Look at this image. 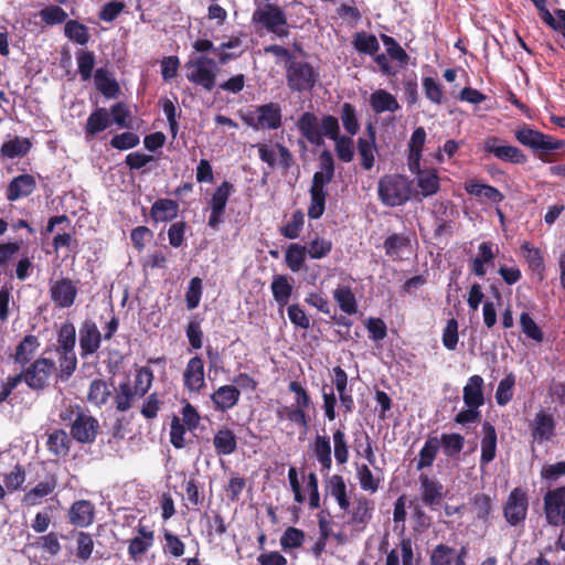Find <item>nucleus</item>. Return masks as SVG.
I'll list each match as a JSON object with an SVG mask.
<instances>
[{"label":"nucleus","instance_id":"f257e3e1","mask_svg":"<svg viewBox=\"0 0 565 565\" xmlns=\"http://www.w3.org/2000/svg\"><path fill=\"white\" fill-rule=\"evenodd\" d=\"M288 391L294 394V403L290 405L279 404L275 409L278 423H287V427L297 426L302 433L310 427V409L315 411L312 397L307 387L297 380L290 381Z\"/></svg>","mask_w":565,"mask_h":565},{"label":"nucleus","instance_id":"f03ea898","mask_svg":"<svg viewBox=\"0 0 565 565\" xmlns=\"http://www.w3.org/2000/svg\"><path fill=\"white\" fill-rule=\"evenodd\" d=\"M296 127L301 137L316 147L324 145V137L334 141L341 136L339 120L333 115H324L319 121L315 113L305 111L297 119Z\"/></svg>","mask_w":565,"mask_h":565},{"label":"nucleus","instance_id":"7ed1b4c3","mask_svg":"<svg viewBox=\"0 0 565 565\" xmlns=\"http://www.w3.org/2000/svg\"><path fill=\"white\" fill-rule=\"evenodd\" d=\"M377 194L385 206L404 205L411 199V181L402 174H385L379 180Z\"/></svg>","mask_w":565,"mask_h":565},{"label":"nucleus","instance_id":"20e7f679","mask_svg":"<svg viewBox=\"0 0 565 565\" xmlns=\"http://www.w3.org/2000/svg\"><path fill=\"white\" fill-rule=\"evenodd\" d=\"M186 79L205 92H212L216 86L217 63L206 55L190 57L184 64Z\"/></svg>","mask_w":565,"mask_h":565},{"label":"nucleus","instance_id":"39448f33","mask_svg":"<svg viewBox=\"0 0 565 565\" xmlns=\"http://www.w3.org/2000/svg\"><path fill=\"white\" fill-rule=\"evenodd\" d=\"M319 78V72L306 61L295 58L286 68L287 85L291 92H311Z\"/></svg>","mask_w":565,"mask_h":565},{"label":"nucleus","instance_id":"423d86ee","mask_svg":"<svg viewBox=\"0 0 565 565\" xmlns=\"http://www.w3.org/2000/svg\"><path fill=\"white\" fill-rule=\"evenodd\" d=\"M243 121L255 130H276L282 124L281 107L274 102L256 106L254 111L243 116Z\"/></svg>","mask_w":565,"mask_h":565},{"label":"nucleus","instance_id":"0eeeda50","mask_svg":"<svg viewBox=\"0 0 565 565\" xmlns=\"http://www.w3.org/2000/svg\"><path fill=\"white\" fill-rule=\"evenodd\" d=\"M43 475L36 473V483L26 490L21 499L23 507L31 508L43 503L44 499L52 495L58 487V476L55 471H46L42 465Z\"/></svg>","mask_w":565,"mask_h":565},{"label":"nucleus","instance_id":"6e6552de","mask_svg":"<svg viewBox=\"0 0 565 565\" xmlns=\"http://www.w3.org/2000/svg\"><path fill=\"white\" fill-rule=\"evenodd\" d=\"M252 20L279 38H286L289 34L286 13L277 4L268 3L264 8L256 9Z\"/></svg>","mask_w":565,"mask_h":565},{"label":"nucleus","instance_id":"1a4fd4ad","mask_svg":"<svg viewBox=\"0 0 565 565\" xmlns=\"http://www.w3.org/2000/svg\"><path fill=\"white\" fill-rule=\"evenodd\" d=\"M529 495L526 490L516 487L511 490L503 505V516L511 526L523 523L527 516Z\"/></svg>","mask_w":565,"mask_h":565},{"label":"nucleus","instance_id":"9d476101","mask_svg":"<svg viewBox=\"0 0 565 565\" xmlns=\"http://www.w3.org/2000/svg\"><path fill=\"white\" fill-rule=\"evenodd\" d=\"M543 510L547 524L559 526L565 523V486L547 490L543 497Z\"/></svg>","mask_w":565,"mask_h":565},{"label":"nucleus","instance_id":"9b49d317","mask_svg":"<svg viewBox=\"0 0 565 565\" xmlns=\"http://www.w3.org/2000/svg\"><path fill=\"white\" fill-rule=\"evenodd\" d=\"M515 139L521 145L530 147L533 150L552 151L558 150L565 146L564 140L554 139L552 136L545 135L530 127L516 130Z\"/></svg>","mask_w":565,"mask_h":565},{"label":"nucleus","instance_id":"f8f14e48","mask_svg":"<svg viewBox=\"0 0 565 565\" xmlns=\"http://www.w3.org/2000/svg\"><path fill=\"white\" fill-rule=\"evenodd\" d=\"M55 370V362L49 358H39L23 370L25 384L34 391L47 386L49 379Z\"/></svg>","mask_w":565,"mask_h":565},{"label":"nucleus","instance_id":"ddd939ff","mask_svg":"<svg viewBox=\"0 0 565 565\" xmlns=\"http://www.w3.org/2000/svg\"><path fill=\"white\" fill-rule=\"evenodd\" d=\"M483 149L498 160L513 164H523L527 157L515 146L507 145L497 136L488 137L483 142Z\"/></svg>","mask_w":565,"mask_h":565},{"label":"nucleus","instance_id":"4468645a","mask_svg":"<svg viewBox=\"0 0 565 565\" xmlns=\"http://www.w3.org/2000/svg\"><path fill=\"white\" fill-rule=\"evenodd\" d=\"M235 191L234 184L230 181H223L213 192L211 200L209 201V206L211 210L207 225L216 230L220 224L223 222V216L225 213L226 204L228 202L230 196Z\"/></svg>","mask_w":565,"mask_h":565},{"label":"nucleus","instance_id":"2eb2a0df","mask_svg":"<svg viewBox=\"0 0 565 565\" xmlns=\"http://www.w3.org/2000/svg\"><path fill=\"white\" fill-rule=\"evenodd\" d=\"M99 433L98 420L87 412L78 414L70 427L71 437L79 444H93Z\"/></svg>","mask_w":565,"mask_h":565},{"label":"nucleus","instance_id":"dca6fc26","mask_svg":"<svg viewBox=\"0 0 565 565\" xmlns=\"http://www.w3.org/2000/svg\"><path fill=\"white\" fill-rule=\"evenodd\" d=\"M78 335L82 359H86L99 350L103 335L94 320L85 319L81 323Z\"/></svg>","mask_w":565,"mask_h":565},{"label":"nucleus","instance_id":"f3484780","mask_svg":"<svg viewBox=\"0 0 565 565\" xmlns=\"http://www.w3.org/2000/svg\"><path fill=\"white\" fill-rule=\"evenodd\" d=\"M529 427L533 439L542 444L552 440L555 436L556 420L552 413L546 409H540L530 422Z\"/></svg>","mask_w":565,"mask_h":565},{"label":"nucleus","instance_id":"a211bd4d","mask_svg":"<svg viewBox=\"0 0 565 565\" xmlns=\"http://www.w3.org/2000/svg\"><path fill=\"white\" fill-rule=\"evenodd\" d=\"M374 503L364 495L356 497L349 511L348 525L356 532H363L372 520Z\"/></svg>","mask_w":565,"mask_h":565},{"label":"nucleus","instance_id":"6ab92c4d","mask_svg":"<svg viewBox=\"0 0 565 565\" xmlns=\"http://www.w3.org/2000/svg\"><path fill=\"white\" fill-rule=\"evenodd\" d=\"M77 287L71 278L63 277L50 285V298L55 307L65 309L74 305L77 297Z\"/></svg>","mask_w":565,"mask_h":565},{"label":"nucleus","instance_id":"aec40b11","mask_svg":"<svg viewBox=\"0 0 565 565\" xmlns=\"http://www.w3.org/2000/svg\"><path fill=\"white\" fill-rule=\"evenodd\" d=\"M408 170L416 177L415 182L418 189L417 195L428 198L439 192L440 179L436 168H422L420 163H418L417 169L408 168Z\"/></svg>","mask_w":565,"mask_h":565},{"label":"nucleus","instance_id":"412c9836","mask_svg":"<svg viewBox=\"0 0 565 565\" xmlns=\"http://www.w3.org/2000/svg\"><path fill=\"white\" fill-rule=\"evenodd\" d=\"M418 480L422 502L430 509H435L440 505L445 498L443 483L424 473L419 476Z\"/></svg>","mask_w":565,"mask_h":565},{"label":"nucleus","instance_id":"4be33fe9","mask_svg":"<svg viewBox=\"0 0 565 565\" xmlns=\"http://www.w3.org/2000/svg\"><path fill=\"white\" fill-rule=\"evenodd\" d=\"M184 387L194 393H199L205 385L204 361L200 355L191 358L183 372Z\"/></svg>","mask_w":565,"mask_h":565},{"label":"nucleus","instance_id":"5701e85b","mask_svg":"<svg viewBox=\"0 0 565 565\" xmlns=\"http://www.w3.org/2000/svg\"><path fill=\"white\" fill-rule=\"evenodd\" d=\"M95 505L89 500H77L71 504L67 520L76 527H88L95 520Z\"/></svg>","mask_w":565,"mask_h":565},{"label":"nucleus","instance_id":"b1692460","mask_svg":"<svg viewBox=\"0 0 565 565\" xmlns=\"http://www.w3.org/2000/svg\"><path fill=\"white\" fill-rule=\"evenodd\" d=\"M241 398V391L237 386L225 384L211 394V401L215 411L225 413L234 408Z\"/></svg>","mask_w":565,"mask_h":565},{"label":"nucleus","instance_id":"393cba45","mask_svg":"<svg viewBox=\"0 0 565 565\" xmlns=\"http://www.w3.org/2000/svg\"><path fill=\"white\" fill-rule=\"evenodd\" d=\"M497 430L495 427L488 420L482 424V438H481V455H480V469L486 467L494 460L497 456Z\"/></svg>","mask_w":565,"mask_h":565},{"label":"nucleus","instance_id":"a878e982","mask_svg":"<svg viewBox=\"0 0 565 565\" xmlns=\"http://www.w3.org/2000/svg\"><path fill=\"white\" fill-rule=\"evenodd\" d=\"M36 188V181L33 175L24 173L14 177L8 184L6 198L10 202H14L21 198L29 196Z\"/></svg>","mask_w":565,"mask_h":565},{"label":"nucleus","instance_id":"bb28decb","mask_svg":"<svg viewBox=\"0 0 565 565\" xmlns=\"http://www.w3.org/2000/svg\"><path fill=\"white\" fill-rule=\"evenodd\" d=\"M213 447L217 456H230L237 450L238 438L233 429L222 426L213 436Z\"/></svg>","mask_w":565,"mask_h":565},{"label":"nucleus","instance_id":"cd10ccee","mask_svg":"<svg viewBox=\"0 0 565 565\" xmlns=\"http://www.w3.org/2000/svg\"><path fill=\"white\" fill-rule=\"evenodd\" d=\"M324 488L326 492L337 501L341 510L349 511L350 498L348 495V488L343 476H327L324 479Z\"/></svg>","mask_w":565,"mask_h":565},{"label":"nucleus","instance_id":"c85d7f7f","mask_svg":"<svg viewBox=\"0 0 565 565\" xmlns=\"http://www.w3.org/2000/svg\"><path fill=\"white\" fill-rule=\"evenodd\" d=\"M179 213V203L172 199H158L150 207V218L154 223H168L173 221Z\"/></svg>","mask_w":565,"mask_h":565},{"label":"nucleus","instance_id":"c756f323","mask_svg":"<svg viewBox=\"0 0 565 565\" xmlns=\"http://www.w3.org/2000/svg\"><path fill=\"white\" fill-rule=\"evenodd\" d=\"M484 381L480 375H472L468 379L462 388V399L466 406L481 407L484 405L483 393Z\"/></svg>","mask_w":565,"mask_h":565},{"label":"nucleus","instance_id":"7c9ffc66","mask_svg":"<svg viewBox=\"0 0 565 565\" xmlns=\"http://www.w3.org/2000/svg\"><path fill=\"white\" fill-rule=\"evenodd\" d=\"M398 548H392L386 554L385 565H415L413 541L411 537H402Z\"/></svg>","mask_w":565,"mask_h":565},{"label":"nucleus","instance_id":"2f4dec72","mask_svg":"<svg viewBox=\"0 0 565 565\" xmlns=\"http://www.w3.org/2000/svg\"><path fill=\"white\" fill-rule=\"evenodd\" d=\"M497 253L493 250V243L482 242L478 247L477 256L470 262V270L478 277L487 274L486 265H493Z\"/></svg>","mask_w":565,"mask_h":565},{"label":"nucleus","instance_id":"473e14b6","mask_svg":"<svg viewBox=\"0 0 565 565\" xmlns=\"http://www.w3.org/2000/svg\"><path fill=\"white\" fill-rule=\"evenodd\" d=\"M96 89L106 98H115L120 93V87L113 74L105 67H99L94 73Z\"/></svg>","mask_w":565,"mask_h":565},{"label":"nucleus","instance_id":"72a5a7b5","mask_svg":"<svg viewBox=\"0 0 565 565\" xmlns=\"http://www.w3.org/2000/svg\"><path fill=\"white\" fill-rule=\"evenodd\" d=\"M465 190L468 194L476 196L480 202L500 203L504 200V195L500 190L490 185L483 184L476 180L466 183Z\"/></svg>","mask_w":565,"mask_h":565},{"label":"nucleus","instance_id":"f704fd0d","mask_svg":"<svg viewBox=\"0 0 565 565\" xmlns=\"http://www.w3.org/2000/svg\"><path fill=\"white\" fill-rule=\"evenodd\" d=\"M367 130L369 138L358 139V153L361 158V167L364 170L370 171L374 167L375 162L376 143L375 131L371 125Z\"/></svg>","mask_w":565,"mask_h":565},{"label":"nucleus","instance_id":"c9c22d12","mask_svg":"<svg viewBox=\"0 0 565 565\" xmlns=\"http://www.w3.org/2000/svg\"><path fill=\"white\" fill-rule=\"evenodd\" d=\"M426 131L424 127H417L409 139L408 142V154H407V167L417 169L418 163H420L423 149L426 142Z\"/></svg>","mask_w":565,"mask_h":565},{"label":"nucleus","instance_id":"e433bc0d","mask_svg":"<svg viewBox=\"0 0 565 565\" xmlns=\"http://www.w3.org/2000/svg\"><path fill=\"white\" fill-rule=\"evenodd\" d=\"M111 125L109 111L104 107H98L87 118L85 125V135L87 139L106 130Z\"/></svg>","mask_w":565,"mask_h":565},{"label":"nucleus","instance_id":"4c0bfd02","mask_svg":"<svg viewBox=\"0 0 565 565\" xmlns=\"http://www.w3.org/2000/svg\"><path fill=\"white\" fill-rule=\"evenodd\" d=\"M72 440L64 429H54L47 435V450L58 458L67 457L71 451Z\"/></svg>","mask_w":565,"mask_h":565},{"label":"nucleus","instance_id":"58836bf2","mask_svg":"<svg viewBox=\"0 0 565 565\" xmlns=\"http://www.w3.org/2000/svg\"><path fill=\"white\" fill-rule=\"evenodd\" d=\"M370 106L376 114L385 111L395 113L401 106L394 95L385 89H376L370 96Z\"/></svg>","mask_w":565,"mask_h":565},{"label":"nucleus","instance_id":"ea45409f","mask_svg":"<svg viewBox=\"0 0 565 565\" xmlns=\"http://www.w3.org/2000/svg\"><path fill=\"white\" fill-rule=\"evenodd\" d=\"M40 348L39 338L34 334L25 335L17 345L13 360L17 364L25 366Z\"/></svg>","mask_w":565,"mask_h":565},{"label":"nucleus","instance_id":"a19ab883","mask_svg":"<svg viewBox=\"0 0 565 565\" xmlns=\"http://www.w3.org/2000/svg\"><path fill=\"white\" fill-rule=\"evenodd\" d=\"M286 275H275L270 285L273 297L279 308H284L292 295L294 287Z\"/></svg>","mask_w":565,"mask_h":565},{"label":"nucleus","instance_id":"79ce46f5","mask_svg":"<svg viewBox=\"0 0 565 565\" xmlns=\"http://www.w3.org/2000/svg\"><path fill=\"white\" fill-rule=\"evenodd\" d=\"M32 147L28 138H20L15 136L13 139L2 143L0 154L7 159L22 158L28 154Z\"/></svg>","mask_w":565,"mask_h":565},{"label":"nucleus","instance_id":"37998d69","mask_svg":"<svg viewBox=\"0 0 565 565\" xmlns=\"http://www.w3.org/2000/svg\"><path fill=\"white\" fill-rule=\"evenodd\" d=\"M313 454L321 465V470H330L332 466L331 444L327 435H317L313 440Z\"/></svg>","mask_w":565,"mask_h":565},{"label":"nucleus","instance_id":"c03bdc74","mask_svg":"<svg viewBox=\"0 0 565 565\" xmlns=\"http://www.w3.org/2000/svg\"><path fill=\"white\" fill-rule=\"evenodd\" d=\"M439 450V439L436 436H429L418 454L416 469L423 470L433 466Z\"/></svg>","mask_w":565,"mask_h":565},{"label":"nucleus","instance_id":"a18cd8bd","mask_svg":"<svg viewBox=\"0 0 565 565\" xmlns=\"http://www.w3.org/2000/svg\"><path fill=\"white\" fill-rule=\"evenodd\" d=\"M333 299L344 313L352 316L358 312V301L351 287L339 286L333 291Z\"/></svg>","mask_w":565,"mask_h":565},{"label":"nucleus","instance_id":"49530a36","mask_svg":"<svg viewBox=\"0 0 565 565\" xmlns=\"http://www.w3.org/2000/svg\"><path fill=\"white\" fill-rule=\"evenodd\" d=\"M439 439V448L448 458H456L465 446V437L458 433H444Z\"/></svg>","mask_w":565,"mask_h":565},{"label":"nucleus","instance_id":"de8ad7c7","mask_svg":"<svg viewBox=\"0 0 565 565\" xmlns=\"http://www.w3.org/2000/svg\"><path fill=\"white\" fill-rule=\"evenodd\" d=\"M307 247L298 243H291L285 253V263L292 273L300 271L306 262Z\"/></svg>","mask_w":565,"mask_h":565},{"label":"nucleus","instance_id":"09e8293b","mask_svg":"<svg viewBox=\"0 0 565 565\" xmlns=\"http://www.w3.org/2000/svg\"><path fill=\"white\" fill-rule=\"evenodd\" d=\"M111 392L108 384L102 379H95L90 382L87 392V402L95 406H103L107 404Z\"/></svg>","mask_w":565,"mask_h":565},{"label":"nucleus","instance_id":"8fccbe9b","mask_svg":"<svg viewBox=\"0 0 565 565\" xmlns=\"http://www.w3.org/2000/svg\"><path fill=\"white\" fill-rule=\"evenodd\" d=\"M64 34L68 40L79 45H86L90 40L88 26L77 20L65 22Z\"/></svg>","mask_w":565,"mask_h":565},{"label":"nucleus","instance_id":"3c124183","mask_svg":"<svg viewBox=\"0 0 565 565\" xmlns=\"http://www.w3.org/2000/svg\"><path fill=\"white\" fill-rule=\"evenodd\" d=\"M76 344V329L73 322L65 321L57 331L56 351H72Z\"/></svg>","mask_w":565,"mask_h":565},{"label":"nucleus","instance_id":"603ef678","mask_svg":"<svg viewBox=\"0 0 565 565\" xmlns=\"http://www.w3.org/2000/svg\"><path fill=\"white\" fill-rule=\"evenodd\" d=\"M356 478L363 491L375 493L381 483V478L374 477L369 466L365 463H355Z\"/></svg>","mask_w":565,"mask_h":565},{"label":"nucleus","instance_id":"864d4df0","mask_svg":"<svg viewBox=\"0 0 565 565\" xmlns=\"http://www.w3.org/2000/svg\"><path fill=\"white\" fill-rule=\"evenodd\" d=\"M411 245V239L405 234H392L387 236L384 241L383 247L385 254L392 258H401V252L405 248H408Z\"/></svg>","mask_w":565,"mask_h":565},{"label":"nucleus","instance_id":"5fc2aeb1","mask_svg":"<svg viewBox=\"0 0 565 565\" xmlns=\"http://www.w3.org/2000/svg\"><path fill=\"white\" fill-rule=\"evenodd\" d=\"M153 382V372L148 366H141L136 371L132 387L137 397H143L150 390Z\"/></svg>","mask_w":565,"mask_h":565},{"label":"nucleus","instance_id":"6e6d98bb","mask_svg":"<svg viewBox=\"0 0 565 565\" xmlns=\"http://www.w3.org/2000/svg\"><path fill=\"white\" fill-rule=\"evenodd\" d=\"M340 119L342 121L344 130L350 135L354 136L360 130V122L355 106L351 103H343L341 106Z\"/></svg>","mask_w":565,"mask_h":565},{"label":"nucleus","instance_id":"4d7b16f0","mask_svg":"<svg viewBox=\"0 0 565 565\" xmlns=\"http://www.w3.org/2000/svg\"><path fill=\"white\" fill-rule=\"evenodd\" d=\"M515 385V375L510 372L503 377L497 387L495 391V401L500 406H505L513 398V388Z\"/></svg>","mask_w":565,"mask_h":565},{"label":"nucleus","instance_id":"13d9d810","mask_svg":"<svg viewBox=\"0 0 565 565\" xmlns=\"http://www.w3.org/2000/svg\"><path fill=\"white\" fill-rule=\"evenodd\" d=\"M77 70L82 81H89L95 66V54L93 51L78 50L76 52Z\"/></svg>","mask_w":565,"mask_h":565},{"label":"nucleus","instance_id":"bf43d9fd","mask_svg":"<svg viewBox=\"0 0 565 565\" xmlns=\"http://www.w3.org/2000/svg\"><path fill=\"white\" fill-rule=\"evenodd\" d=\"M58 355L60 377L63 381L68 380L77 367V356L75 350L56 351Z\"/></svg>","mask_w":565,"mask_h":565},{"label":"nucleus","instance_id":"052dcab7","mask_svg":"<svg viewBox=\"0 0 565 565\" xmlns=\"http://www.w3.org/2000/svg\"><path fill=\"white\" fill-rule=\"evenodd\" d=\"M333 454L338 465H345L349 460V446L345 433L342 429H335L332 435Z\"/></svg>","mask_w":565,"mask_h":565},{"label":"nucleus","instance_id":"680f3d73","mask_svg":"<svg viewBox=\"0 0 565 565\" xmlns=\"http://www.w3.org/2000/svg\"><path fill=\"white\" fill-rule=\"evenodd\" d=\"M306 534L302 530L289 526L280 536V546L286 552L302 546Z\"/></svg>","mask_w":565,"mask_h":565},{"label":"nucleus","instance_id":"e2e57ef3","mask_svg":"<svg viewBox=\"0 0 565 565\" xmlns=\"http://www.w3.org/2000/svg\"><path fill=\"white\" fill-rule=\"evenodd\" d=\"M456 550L446 545L438 544L431 551L430 565H455Z\"/></svg>","mask_w":565,"mask_h":565},{"label":"nucleus","instance_id":"0e129e2a","mask_svg":"<svg viewBox=\"0 0 565 565\" xmlns=\"http://www.w3.org/2000/svg\"><path fill=\"white\" fill-rule=\"evenodd\" d=\"M305 215L301 210H296L290 220L280 227V234L289 239H296L299 237L300 232L303 227Z\"/></svg>","mask_w":565,"mask_h":565},{"label":"nucleus","instance_id":"69168bd1","mask_svg":"<svg viewBox=\"0 0 565 565\" xmlns=\"http://www.w3.org/2000/svg\"><path fill=\"white\" fill-rule=\"evenodd\" d=\"M529 267L533 271L542 273L545 268L542 253L539 248L533 247L529 242H523L520 246Z\"/></svg>","mask_w":565,"mask_h":565},{"label":"nucleus","instance_id":"338daca9","mask_svg":"<svg viewBox=\"0 0 565 565\" xmlns=\"http://www.w3.org/2000/svg\"><path fill=\"white\" fill-rule=\"evenodd\" d=\"M353 44L360 53L369 55H374L380 50L376 36L365 32H358L354 36Z\"/></svg>","mask_w":565,"mask_h":565},{"label":"nucleus","instance_id":"774afa93","mask_svg":"<svg viewBox=\"0 0 565 565\" xmlns=\"http://www.w3.org/2000/svg\"><path fill=\"white\" fill-rule=\"evenodd\" d=\"M163 553L166 555H170L172 557H181L185 551V544L183 541L174 533L169 530H164L163 532Z\"/></svg>","mask_w":565,"mask_h":565}]
</instances>
